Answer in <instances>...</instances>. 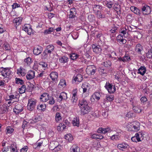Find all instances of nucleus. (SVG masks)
Segmentation results:
<instances>
[{"instance_id":"obj_33","label":"nucleus","mask_w":152,"mask_h":152,"mask_svg":"<svg viewBox=\"0 0 152 152\" xmlns=\"http://www.w3.org/2000/svg\"><path fill=\"white\" fill-rule=\"evenodd\" d=\"M137 126L133 124L130 125L131 127H130L132 129V130L134 131H137L139 129V125H140L139 123H138Z\"/></svg>"},{"instance_id":"obj_27","label":"nucleus","mask_w":152,"mask_h":152,"mask_svg":"<svg viewBox=\"0 0 152 152\" xmlns=\"http://www.w3.org/2000/svg\"><path fill=\"white\" fill-rule=\"evenodd\" d=\"M135 50L138 53L141 54V52L143 50L142 47L140 44L138 43L136 45Z\"/></svg>"},{"instance_id":"obj_15","label":"nucleus","mask_w":152,"mask_h":152,"mask_svg":"<svg viewBox=\"0 0 152 152\" xmlns=\"http://www.w3.org/2000/svg\"><path fill=\"white\" fill-rule=\"evenodd\" d=\"M35 76V72L33 71H30L28 72L26 75L27 80H30L33 79Z\"/></svg>"},{"instance_id":"obj_54","label":"nucleus","mask_w":152,"mask_h":152,"mask_svg":"<svg viewBox=\"0 0 152 152\" xmlns=\"http://www.w3.org/2000/svg\"><path fill=\"white\" fill-rule=\"evenodd\" d=\"M39 107L40 108V109H39L40 110H41L42 111H45L46 107V104L45 103L43 104H40Z\"/></svg>"},{"instance_id":"obj_24","label":"nucleus","mask_w":152,"mask_h":152,"mask_svg":"<svg viewBox=\"0 0 152 152\" xmlns=\"http://www.w3.org/2000/svg\"><path fill=\"white\" fill-rule=\"evenodd\" d=\"M72 124L74 126L78 127L79 126V119L78 117L75 116L73 120L72 121Z\"/></svg>"},{"instance_id":"obj_29","label":"nucleus","mask_w":152,"mask_h":152,"mask_svg":"<svg viewBox=\"0 0 152 152\" xmlns=\"http://www.w3.org/2000/svg\"><path fill=\"white\" fill-rule=\"evenodd\" d=\"M123 35L122 36L121 34L118 35L117 37V41L118 42H121L123 44H125L126 42V41L125 39H123Z\"/></svg>"},{"instance_id":"obj_56","label":"nucleus","mask_w":152,"mask_h":152,"mask_svg":"<svg viewBox=\"0 0 152 152\" xmlns=\"http://www.w3.org/2000/svg\"><path fill=\"white\" fill-rule=\"evenodd\" d=\"M140 101L141 103L144 104L145 102L147 101V99L146 97L144 96L141 97L140 99Z\"/></svg>"},{"instance_id":"obj_52","label":"nucleus","mask_w":152,"mask_h":152,"mask_svg":"<svg viewBox=\"0 0 152 152\" xmlns=\"http://www.w3.org/2000/svg\"><path fill=\"white\" fill-rule=\"evenodd\" d=\"M40 66V67H42L45 68H46L47 66V63L43 62V61H41L39 63Z\"/></svg>"},{"instance_id":"obj_63","label":"nucleus","mask_w":152,"mask_h":152,"mask_svg":"<svg viewBox=\"0 0 152 152\" xmlns=\"http://www.w3.org/2000/svg\"><path fill=\"white\" fill-rule=\"evenodd\" d=\"M6 31L2 24H0V34H2Z\"/></svg>"},{"instance_id":"obj_38","label":"nucleus","mask_w":152,"mask_h":152,"mask_svg":"<svg viewBox=\"0 0 152 152\" xmlns=\"http://www.w3.org/2000/svg\"><path fill=\"white\" fill-rule=\"evenodd\" d=\"M34 86L32 84L29 83L27 87L26 91L31 92L34 88Z\"/></svg>"},{"instance_id":"obj_3","label":"nucleus","mask_w":152,"mask_h":152,"mask_svg":"<svg viewBox=\"0 0 152 152\" xmlns=\"http://www.w3.org/2000/svg\"><path fill=\"white\" fill-rule=\"evenodd\" d=\"M96 68L94 65H89L87 66L86 72L88 74L93 75L96 72Z\"/></svg>"},{"instance_id":"obj_8","label":"nucleus","mask_w":152,"mask_h":152,"mask_svg":"<svg viewBox=\"0 0 152 152\" xmlns=\"http://www.w3.org/2000/svg\"><path fill=\"white\" fill-rule=\"evenodd\" d=\"M23 29L28 35H31V33H33L31 26L29 24H25L23 26Z\"/></svg>"},{"instance_id":"obj_64","label":"nucleus","mask_w":152,"mask_h":152,"mask_svg":"<svg viewBox=\"0 0 152 152\" xmlns=\"http://www.w3.org/2000/svg\"><path fill=\"white\" fill-rule=\"evenodd\" d=\"M28 149L27 146H25L20 150V152H26Z\"/></svg>"},{"instance_id":"obj_46","label":"nucleus","mask_w":152,"mask_h":152,"mask_svg":"<svg viewBox=\"0 0 152 152\" xmlns=\"http://www.w3.org/2000/svg\"><path fill=\"white\" fill-rule=\"evenodd\" d=\"M6 132L7 133L11 134L14 131V129L12 128L10 126L7 127L6 128Z\"/></svg>"},{"instance_id":"obj_53","label":"nucleus","mask_w":152,"mask_h":152,"mask_svg":"<svg viewBox=\"0 0 152 152\" xmlns=\"http://www.w3.org/2000/svg\"><path fill=\"white\" fill-rule=\"evenodd\" d=\"M79 56V55L75 53H73L70 56L71 59L74 60L77 59Z\"/></svg>"},{"instance_id":"obj_17","label":"nucleus","mask_w":152,"mask_h":152,"mask_svg":"<svg viewBox=\"0 0 152 152\" xmlns=\"http://www.w3.org/2000/svg\"><path fill=\"white\" fill-rule=\"evenodd\" d=\"M128 147L129 145L128 144L125 143H122L118 144V145L117 148L120 150L124 151L126 149H127L128 148Z\"/></svg>"},{"instance_id":"obj_21","label":"nucleus","mask_w":152,"mask_h":152,"mask_svg":"<svg viewBox=\"0 0 152 152\" xmlns=\"http://www.w3.org/2000/svg\"><path fill=\"white\" fill-rule=\"evenodd\" d=\"M8 147L9 149H10L11 152H18L16 144L15 143L11 144Z\"/></svg>"},{"instance_id":"obj_40","label":"nucleus","mask_w":152,"mask_h":152,"mask_svg":"<svg viewBox=\"0 0 152 152\" xmlns=\"http://www.w3.org/2000/svg\"><path fill=\"white\" fill-rule=\"evenodd\" d=\"M3 47L4 48V49L6 50H9L11 49L9 44L7 42L4 43L3 45Z\"/></svg>"},{"instance_id":"obj_25","label":"nucleus","mask_w":152,"mask_h":152,"mask_svg":"<svg viewBox=\"0 0 152 152\" xmlns=\"http://www.w3.org/2000/svg\"><path fill=\"white\" fill-rule=\"evenodd\" d=\"M77 89H74L72 91L73 96L72 97V102L74 103H75L77 101V98L75 96L77 95Z\"/></svg>"},{"instance_id":"obj_41","label":"nucleus","mask_w":152,"mask_h":152,"mask_svg":"<svg viewBox=\"0 0 152 152\" xmlns=\"http://www.w3.org/2000/svg\"><path fill=\"white\" fill-rule=\"evenodd\" d=\"M98 70L99 74L102 75L106 74L107 73V72L106 70L103 69L102 68L99 67L98 68Z\"/></svg>"},{"instance_id":"obj_1","label":"nucleus","mask_w":152,"mask_h":152,"mask_svg":"<svg viewBox=\"0 0 152 152\" xmlns=\"http://www.w3.org/2000/svg\"><path fill=\"white\" fill-rule=\"evenodd\" d=\"M11 72L9 68H4L3 67L0 68V72L1 75L4 77L9 78L10 77Z\"/></svg>"},{"instance_id":"obj_49","label":"nucleus","mask_w":152,"mask_h":152,"mask_svg":"<svg viewBox=\"0 0 152 152\" xmlns=\"http://www.w3.org/2000/svg\"><path fill=\"white\" fill-rule=\"evenodd\" d=\"M54 30V29L53 28H50L48 29L45 30L44 32L45 34H49L52 32H53Z\"/></svg>"},{"instance_id":"obj_61","label":"nucleus","mask_w":152,"mask_h":152,"mask_svg":"<svg viewBox=\"0 0 152 152\" xmlns=\"http://www.w3.org/2000/svg\"><path fill=\"white\" fill-rule=\"evenodd\" d=\"M129 60H130V57L128 56H125L123 57V61L124 62L128 61Z\"/></svg>"},{"instance_id":"obj_60","label":"nucleus","mask_w":152,"mask_h":152,"mask_svg":"<svg viewBox=\"0 0 152 152\" xmlns=\"http://www.w3.org/2000/svg\"><path fill=\"white\" fill-rule=\"evenodd\" d=\"M46 48L53 51L54 50V46L52 45H49L47 46Z\"/></svg>"},{"instance_id":"obj_6","label":"nucleus","mask_w":152,"mask_h":152,"mask_svg":"<svg viewBox=\"0 0 152 152\" xmlns=\"http://www.w3.org/2000/svg\"><path fill=\"white\" fill-rule=\"evenodd\" d=\"M142 13L143 15H148L150 13L151 9L147 5L143 6L141 8Z\"/></svg>"},{"instance_id":"obj_34","label":"nucleus","mask_w":152,"mask_h":152,"mask_svg":"<svg viewBox=\"0 0 152 152\" xmlns=\"http://www.w3.org/2000/svg\"><path fill=\"white\" fill-rule=\"evenodd\" d=\"M88 19L90 22L95 23V22L96 18L93 15H89L88 16Z\"/></svg>"},{"instance_id":"obj_39","label":"nucleus","mask_w":152,"mask_h":152,"mask_svg":"<svg viewBox=\"0 0 152 152\" xmlns=\"http://www.w3.org/2000/svg\"><path fill=\"white\" fill-rule=\"evenodd\" d=\"M96 17L98 18H105V15L103 14H102L101 12L99 11L96 12Z\"/></svg>"},{"instance_id":"obj_36","label":"nucleus","mask_w":152,"mask_h":152,"mask_svg":"<svg viewBox=\"0 0 152 152\" xmlns=\"http://www.w3.org/2000/svg\"><path fill=\"white\" fill-rule=\"evenodd\" d=\"M24 62L25 65L29 66L31 63V58L30 57H28L25 58L24 60Z\"/></svg>"},{"instance_id":"obj_2","label":"nucleus","mask_w":152,"mask_h":152,"mask_svg":"<svg viewBox=\"0 0 152 152\" xmlns=\"http://www.w3.org/2000/svg\"><path fill=\"white\" fill-rule=\"evenodd\" d=\"M37 100L34 99H29L28 100L27 106V109L30 111L33 110L36 106Z\"/></svg>"},{"instance_id":"obj_57","label":"nucleus","mask_w":152,"mask_h":152,"mask_svg":"<svg viewBox=\"0 0 152 152\" xmlns=\"http://www.w3.org/2000/svg\"><path fill=\"white\" fill-rule=\"evenodd\" d=\"M27 124L28 122L26 121L25 120H24L23 121V124L22 126V128L23 129V131L25 128L27 126Z\"/></svg>"},{"instance_id":"obj_58","label":"nucleus","mask_w":152,"mask_h":152,"mask_svg":"<svg viewBox=\"0 0 152 152\" xmlns=\"http://www.w3.org/2000/svg\"><path fill=\"white\" fill-rule=\"evenodd\" d=\"M120 137L117 135H113L111 137V139L113 140H119Z\"/></svg>"},{"instance_id":"obj_35","label":"nucleus","mask_w":152,"mask_h":152,"mask_svg":"<svg viewBox=\"0 0 152 152\" xmlns=\"http://www.w3.org/2000/svg\"><path fill=\"white\" fill-rule=\"evenodd\" d=\"M92 8L93 11L95 12H96L99 11L97 9H101L102 8L101 5H92Z\"/></svg>"},{"instance_id":"obj_9","label":"nucleus","mask_w":152,"mask_h":152,"mask_svg":"<svg viewBox=\"0 0 152 152\" xmlns=\"http://www.w3.org/2000/svg\"><path fill=\"white\" fill-rule=\"evenodd\" d=\"M92 48L93 52L97 54L101 53L102 51L101 47L99 45H96L93 44L92 45Z\"/></svg>"},{"instance_id":"obj_32","label":"nucleus","mask_w":152,"mask_h":152,"mask_svg":"<svg viewBox=\"0 0 152 152\" xmlns=\"http://www.w3.org/2000/svg\"><path fill=\"white\" fill-rule=\"evenodd\" d=\"M48 100H49L48 103L51 105L55 103V101L52 95H49L48 97Z\"/></svg>"},{"instance_id":"obj_45","label":"nucleus","mask_w":152,"mask_h":152,"mask_svg":"<svg viewBox=\"0 0 152 152\" xmlns=\"http://www.w3.org/2000/svg\"><path fill=\"white\" fill-rule=\"evenodd\" d=\"M72 148L70 149L71 152H78V151L79 150V148L75 145H73Z\"/></svg>"},{"instance_id":"obj_14","label":"nucleus","mask_w":152,"mask_h":152,"mask_svg":"<svg viewBox=\"0 0 152 152\" xmlns=\"http://www.w3.org/2000/svg\"><path fill=\"white\" fill-rule=\"evenodd\" d=\"M49 94L47 93H44L41 95L39 99L41 102H46L48 101V97Z\"/></svg>"},{"instance_id":"obj_7","label":"nucleus","mask_w":152,"mask_h":152,"mask_svg":"<svg viewBox=\"0 0 152 152\" xmlns=\"http://www.w3.org/2000/svg\"><path fill=\"white\" fill-rule=\"evenodd\" d=\"M23 105L21 104H18L15 106L13 108V112L16 114H18L23 111Z\"/></svg>"},{"instance_id":"obj_55","label":"nucleus","mask_w":152,"mask_h":152,"mask_svg":"<svg viewBox=\"0 0 152 152\" xmlns=\"http://www.w3.org/2000/svg\"><path fill=\"white\" fill-rule=\"evenodd\" d=\"M94 96L95 98L98 100H99L100 98V93L98 92H95L94 94Z\"/></svg>"},{"instance_id":"obj_28","label":"nucleus","mask_w":152,"mask_h":152,"mask_svg":"<svg viewBox=\"0 0 152 152\" xmlns=\"http://www.w3.org/2000/svg\"><path fill=\"white\" fill-rule=\"evenodd\" d=\"M114 96L113 95H106V99L103 101V103L104 104L106 103V102L108 101L109 102L112 101L114 99Z\"/></svg>"},{"instance_id":"obj_10","label":"nucleus","mask_w":152,"mask_h":152,"mask_svg":"<svg viewBox=\"0 0 152 152\" xmlns=\"http://www.w3.org/2000/svg\"><path fill=\"white\" fill-rule=\"evenodd\" d=\"M88 102L84 98L79 100L78 105L79 107L88 105Z\"/></svg>"},{"instance_id":"obj_19","label":"nucleus","mask_w":152,"mask_h":152,"mask_svg":"<svg viewBox=\"0 0 152 152\" xmlns=\"http://www.w3.org/2000/svg\"><path fill=\"white\" fill-rule=\"evenodd\" d=\"M110 128L109 127L106 128H99L98 129L97 132L99 133L105 134L107 133V132L110 131Z\"/></svg>"},{"instance_id":"obj_51","label":"nucleus","mask_w":152,"mask_h":152,"mask_svg":"<svg viewBox=\"0 0 152 152\" xmlns=\"http://www.w3.org/2000/svg\"><path fill=\"white\" fill-rule=\"evenodd\" d=\"M61 119V116L59 113H57L56 115L55 119L56 121L58 122Z\"/></svg>"},{"instance_id":"obj_30","label":"nucleus","mask_w":152,"mask_h":152,"mask_svg":"<svg viewBox=\"0 0 152 152\" xmlns=\"http://www.w3.org/2000/svg\"><path fill=\"white\" fill-rule=\"evenodd\" d=\"M83 77L82 75L78 74L77 75L74 79L75 81H77L78 82H81L83 80Z\"/></svg>"},{"instance_id":"obj_20","label":"nucleus","mask_w":152,"mask_h":152,"mask_svg":"<svg viewBox=\"0 0 152 152\" xmlns=\"http://www.w3.org/2000/svg\"><path fill=\"white\" fill-rule=\"evenodd\" d=\"M131 104L132 105V109L135 113H140L141 112L142 110L140 108L139 106L134 105L133 102H132Z\"/></svg>"},{"instance_id":"obj_48","label":"nucleus","mask_w":152,"mask_h":152,"mask_svg":"<svg viewBox=\"0 0 152 152\" xmlns=\"http://www.w3.org/2000/svg\"><path fill=\"white\" fill-rule=\"evenodd\" d=\"M103 64L105 67H110L111 65V63L110 61L108 60L104 62Z\"/></svg>"},{"instance_id":"obj_23","label":"nucleus","mask_w":152,"mask_h":152,"mask_svg":"<svg viewBox=\"0 0 152 152\" xmlns=\"http://www.w3.org/2000/svg\"><path fill=\"white\" fill-rule=\"evenodd\" d=\"M50 76L52 81H56L58 77V74L57 72H51L50 75Z\"/></svg>"},{"instance_id":"obj_5","label":"nucleus","mask_w":152,"mask_h":152,"mask_svg":"<svg viewBox=\"0 0 152 152\" xmlns=\"http://www.w3.org/2000/svg\"><path fill=\"white\" fill-rule=\"evenodd\" d=\"M80 113L81 115H84L88 114L92 109L91 107L88 105L83 106L80 108Z\"/></svg>"},{"instance_id":"obj_44","label":"nucleus","mask_w":152,"mask_h":152,"mask_svg":"<svg viewBox=\"0 0 152 152\" xmlns=\"http://www.w3.org/2000/svg\"><path fill=\"white\" fill-rule=\"evenodd\" d=\"M15 83L17 84L20 85H23L24 84V81L20 78L16 77L15 78Z\"/></svg>"},{"instance_id":"obj_13","label":"nucleus","mask_w":152,"mask_h":152,"mask_svg":"<svg viewBox=\"0 0 152 152\" xmlns=\"http://www.w3.org/2000/svg\"><path fill=\"white\" fill-rule=\"evenodd\" d=\"M130 9L132 11L137 15L140 16L142 14L141 10L140 11L139 8L133 6H131Z\"/></svg>"},{"instance_id":"obj_37","label":"nucleus","mask_w":152,"mask_h":152,"mask_svg":"<svg viewBox=\"0 0 152 152\" xmlns=\"http://www.w3.org/2000/svg\"><path fill=\"white\" fill-rule=\"evenodd\" d=\"M27 88L25 85H23L21 87L19 88V93L20 94H22L25 92L26 91Z\"/></svg>"},{"instance_id":"obj_22","label":"nucleus","mask_w":152,"mask_h":152,"mask_svg":"<svg viewBox=\"0 0 152 152\" xmlns=\"http://www.w3.org/2000/svg\"><path fill=\"white\" fill-rule=\"evenodd\" d=\"M146 68L144 66H141L140 68L138 69V74H140L142 75H143L146 72Z\"/></svg>"},{"instance_id":"obj_42","label":"nucleus","mask_w":152,"mask_h":152,"mask_svg":"<svg viewBox=\"0 0 152 152\" xmlns=\"http://www.w3.org/2000/svg\"><path fill=\"white\" fill-rule=\"evenodd\" d=\"M146 56L148 58H152V48L148 50L146 53Z\"/></svg>"},{"instance_id":"obj_18","label":"nucleus","mask_w":152,"mask_h":152,"mask_svg":"<svg viewBox=\"0 0 152 152\" xmlns=\"http://www.w3.org/2000/svg\"><path fill=\"white\" fill-rule=\"evenodd\" d=\"M70 14L69 15V18H74L76 14V10L74 8H72L70 10Z\"/></svg>"},{"instance_id":"obj_50","label":"nucleus","mask_w":152,"mask_h":152,"mask_svg":"<svg viewBox=\"0 0 152 152\" xmlns=\"http://www.w3.org/2000/svg\"><path fill=\"white\" fill-rule=\"evenodd\" d=\"M134 136L136 138V140L137 142H140L141 141L140 137H142V134L141 133L139 134L137 133L135 134Z\"/></svg>"},{"instance_id":"obj_47","label":"nucleus","mask_w":152,"mask_h":152,"mask_svg":"<svg viewBox=\"0 0 152 152\" xmlns=\"http://www.w3.org/2000/svg\"><path fill=\"white\" fill-rule=\"evenodd\" d=\"M58 85L61 86L62 87H65L66 86L65 80L64 79L61 80Z\"/></svg>"},{"instance_id":"obj_59","label":"nucleus","mask_w":152,"mask_h":152,"mask_svg":"<svg viewBox=\"0 0 152 152\" xmlns=\"http://www.w3.org/2000/svg\"><path fill=\"white\" fill-rule=\"evenodd\" d=\"M12 6V10H14L16 8L20 7V5L17 3H14Z\"/></svg>"},{"instance_id":"obj_31","label":"nucleus","mask_w":152,"mask_h":152,"mask_svg":"<svg viewBox=\"0 0 152 152\" xmlns=\"http://www.w3.org/2000/svg\"><path fill=\"white\" fill-rule=\"evenodd\" d=\"M68 58L65 56H62L61 58H59L60 62L62 63H65L68 61Z\"/></svg>"},{"instance_id":"obj_16","label":"nucleus","mask_w":152,"mask_h":152,"mask_svg":"<svg viewBox=\"0 0 152 152\" xmlns=\"http://www.w3.org/2000/svg\"><path fill=\"white\" fill-rule=\"evenodd\" d=\"M17 74L18 75H20L22 76H23L26 74V71L25 69L20 66V68L17 69Z\"/></svg>"},{"instance_id":"obj_4","label":"nucleus","mask_w":152,"mask_h":152,"mask_svg":"<svg viewBox=\"0 0 152 152\" xmlns=\"http://www.w3.org/2000/svg\"><path fill=\"white\" fill-rule=\"evenodd\" d=\"M104 87L107 90L108 92L110 94L114 93L116 91L115 86H113L108 82H107Z\"/></svg>"},{"instance_id":"obj_12","label":"nucleus","mask_w":152,"mask_h":152,"mask_svg":"<svg viewBox=\"0 0 152 152\" xmlns=\"http://www.w3.org/2000/svg\"><path fill=\"white\" fill-rule=\"evenodd\" d=\"M22 21V19L20 18H17L14 19L13 20V23L16 28H17L18 26L21 24Z\"/></svg>"},{"instance_id":"obj_11","label":"nucleus","mask_w":152,"mask_h":152,"mask_svg":"<svg viewBox=\"0 0 152 152\" xmlns=\"http://www.w3.org/2000/svg\"><path fill=\"white\" fill-rule=\"evenodd\" d=\"M38 117L36 116L33 118L32 119L29 120L28 122L32 124L33 126L37 128L38 127Z\"/></svg>"},{"instance_id":"obj_62","label":"nucleus","mask_w":152,"mask_h":152,"mask_svg":"<svg viewBox=\"0 0 152 152\" xmlns=\"http://www.w3.org/2000/svg\"><path fill=\"white\" fill-rule=\"evenodd\" d=\"M33 69H34L37 71L38 70V64L37 61H35L33 67Z\"/></svg>"},{"instance_id":"obj_43","label":"nucleus","mask_w":152,"mask_h":152,"mask_svg":"<svg viewBox=\"0 0 152 152\" xmlns=\"http://www.w3.org/2000/svg\"><path fill=\"white\" fill-rule=\"evenodd\" d=\"M65 139L68 140L69 142H70L72 141L73 139V138L72 136V135L70 134H66L65 136Z\"/></svg>"},{"instance_id":"obj_26","label":"nucleus","mask_w":152,"mask_h":152,"mask_svg":"<svg viewBox=\"0 0 152 152\" xmlns=\"http://www.w3.org/2000/svg\"><path fill=\"white\" fill-rule=\"evenodd\" d=\"M58 143V142L56 141H53L51 142L49 145V148L51 150H54Z\"/></svg>"}]
</instances>
